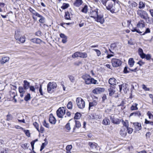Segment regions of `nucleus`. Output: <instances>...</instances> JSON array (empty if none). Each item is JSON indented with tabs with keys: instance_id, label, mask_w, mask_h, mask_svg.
<instances>
[{
	"instance_id": "nucleus-1",
	"label": "nucleus",
	"mask_w": 153,
	"mask_h": 153,
	"mask_svg": "<svg viewBox=\"0 0 153 153\" xmlns=\"http://www.w3.org/2000/svg\"><path fill=\"white\" fill-rule=\"evenodd\" d=\"M82 78L84 80L85 83L87 85L96 84L98 83L97 80L91 78L90 75L87 74L83 75Z\"/></svg>"
},
{
	"instance_id": "nucleus-2",
	"label": "nucleus",
	"mask_w": 153,
	"mask_h": 153,
	"mask_svg": "<svg viewBox=\"0 0 153 153\" xmlns=\"http://www.w3.org/2000/svg\"><path fill=\"white\" fill-rule=\"evenodd\" d=\"M100 10L98 8L94 7L91 8L90 12H88V14L90 17L94 19L96 18V17L100 13Z\"/></svg>"
},
{
	"instance_id": "nucleus-3",
	"label": "nucleus",
	"mask_w": 153,
	"mask_h": 153,
	"mask_svg": "<svg viewBox=\"0 0 153 153\" xmlns=\"http://www.w3.org/2000/svg\"><path fill=\"white\" fill-rule=\"evenodd\" d=\"M57 86V84L55 82H49L47 86L48 92L50 93H52L56 89Z\"/></svg>"
},
{
	"instance_id": "nucleus-4",
	"label": "nucleus",
	"mask_w": 153,
	"mask_h": 153,
	"mask_svg": "<svg viewBox=\"0 0 153 153\" xmlns=\"http://www.w3.org/2000/svg\"><path fill=\"white\" fill-rule=\"evenodd\" d=\"M76 102L78 107L80 109H83L85 106V102L81 97L76 98Z\"/></svg>"
},
{
	"instance_id": "nucleus-5",
	"label": "nucleus",
	"mask_w": 153,
	"mask_h": 153,
	"mask_svg": "<svg viewBox=\"0 0 153 153\" xmlns=\"http://www.w3.org/2000/svg\"><path fill=\"white\" fill-rule=\"evenodd\" d=\"M87 54L85 52L77 51L75 52L72 54V57L73 59L77 57H80L84 58L87 57Z\"/></svg>"
},
{
	"instance_id": "nucleus-6",
	"label": "nucleus",
	"mask_w": 153,
	"mask_h": 153,
	"mask_svg": "<svg viewBox=\"0 0 153 153\" xmlns=\"http://www.w3.org/2000/svg\"><path fill=\"white\" fill-rule=\"evenodd\" d=\"M65 113V109L64 107L59 108L56 111V114L57 116L60 118L63 117V115Z\"/></svg>"
},
{
	"instance_id": "nucleus-7",
	"label": "nucleus",
	"mask_w": 153,
	"mask_h": 153,
	"mask_svg": "<svg viewBox=\"0 0 153 153\" xmlns=\"http://www.w3.org/2000/svg\"><path fill=\"white\" fill-rule=\"evenodd\" d=\"M111 63L113 67H119L121 65L122 62L119 59L113 58L111 60Z\"/></svg>"
},
{
	"instance_id": "nucleus-8",
	"label": "nucleus",
	"mask_w": 153,
	"mask_h": 153,
	"mask_svg": "<svg viewBox=\"0 0 153 153\" xmlns=\"http://www.w3.org/2000/svg\"><path fill=\"white\" fill-rule=\"evenodd\" d=\"M88 145L90 147V149L95 152L98 150L99 148L97 144L94 142H89Z\"/></svg>"
},
{
	"instance_id": "nucleus-9",
	"label": "nucleus",
	"mask_w": 153,
	"mask_h": 153,
	"mask_svg": "<svg viewBox=\"0 0 153 153\" xmlns=\"http://www.w3.org/2000/svg\"><path fill=\"white\" fill-rule=\"evenodd\" d=\"M96 21L100 22L101 24H102L104 22V20L103 18V15L102 13H100L98 16L94 18Z\"/></svg>"
},
{
	"instance_id": "nucleus-10",
	"label": "nucleus",
	"mask_w": 153,
	"mask_h": 153,
	"mask_svg": "<svg viewBox=\"0 0 153 153\" xmlns=\"http://www.w3.org/2000/svg\"><path fill=\"white\" fill-rule=\"evenodd\" d=\"M137 13L138 15L143 19L148 14L146 11L140 10H138L137 11Z\"/></svg>"
},
{
	"instance_id": "nucleus-11",
	"label": "nucleus",
	"mask_w": 153,
	"mask_h": 153,
	"mask_svg": "<svg viewBox=\"0 0 153 153\" xmlns=\"http://www.w3.org/2000/svg\"><path fill=\"white\" fill-rule=\"evenodd\" d=\"M135 131H138L142 128L141 124L138 122H135L133 123Z\"/></svg>"
},
{
	"instance_id": "nucleus-12",
	"label": "nucleus",
	"mask_w": 153,
	"mask_h": 153,
	"mask_svg": "<svg viewBox=\"0 0 153 153\" xmlns=\"http://www.w3.org/2000/svg\"><path fill=\"white\" fill-rule=\"evenodd\" d=\"M105 89L103 88H97L93 90L92 92L95 94H99L101 92H104Z\"/></svg>"
},
{
	"instance_id": "nucleus-13",
	"label": "nucleus",
	"mask_w": 153,
	"mask_h": 153,
	"mask_svg": "<svg viewBox=\"0 0 153 153\" xmlns=\"http://www.w3.org/2000/svg\"><path fill=\"white\" fill-rule=\"evenodd\" d=\"M91 118L93 119L98 120L102 118L101 115L98 114H93L91 115Z\"/></svg>"
},
{
	"instance_id": "nucleus-14",
	"label": "nucleus",
	"mask_w": 153,
	"mask_h": 153,
	"mask_svg": "<svg viewBox=\"0 0 153 153\" xmlns=\"http://www.w3.org/2000/svg\"><path fill=\"white\" fill-rule=\"evenodd\" d=\"M145 22L142 20H140L137 25V27L140 28L145 27Z\"/></svg>"
},
{
	"instance_id": "nucleus-15",
	"label": "nucleus",
	"mask_w": 153,
	"mask_h": 153,
	"mask_svg": "<svg viewBox=\"0 0 153 153\" xmlns=\"http://www.w3.org/2000/svg\"><path fill=\"white\" fill-rule=\"evenodd\" d=\"M126 131L124 126H123L120 131V135L123 137L126 136L127 134Z\"/></svg>"
},
{
	"instance_id": "nucleus-16",
	"label": "nucleus",
	"mask_w": 153,
	"mask_h": 153,
	"mask_svg": "<svg viewBox=\"0 0 153 153\" xmlns=\"http://www.w3.org/2000/svg\"><path fill=\"white\" fill-rule=\"evenodd\" d=\"M108 88L109 94V96H111L114 93L115 87L112 86H110Z\"/></svg>"
},
{
	"instance_id": "nucleus-17",
	"label": "nucleus",
	"mask_w": 153,
	"mask_h": 153,
	"mask_svg": "<svg viewBox=\"0 0 153 153\" xmlns=\"http://www.w3.org/2000/svg\"><path fill=\"white\" fill-rule=\"evenodd\" d=\"M119 6L118 5H116L115 7L114 6L110 10V12L112 13L118 12L119 10Z\"/></svg>"
},
{
	"instance_id": "nucleus-18",
	"label": "nucleus",
	"mask_w": 153,
	"mask_h": 153,
	"mask_svg": "<svg viewBox=\"0 0 153 153\" xmlns=\"http://www.w3.org/2000/svg\"><path fill=\"white\" fill-rule=\"evenodd\" d=\"M49 121L50 123L52 124H55L56 123V120L55 118L53 116L52 114H50Z\"/></svg>"
},
{
	"instance_id": "nucleus-19",
	"label": "nucleus",
	"mask_w": 153,
	"mask_h": 153,
	"mask_svg": "<svg viewBox=\"0 0 153 153\" xmlns=\"http://www.w3.org/2000/svg\"><path fill=\"white\" fill-rule=\"evenodd\" d=\"M138 53L139 55L142 59L145 58L146 54L144 53L143 49L141 48H139L138 50Z\"/></svg>"
},
{
	"instance_id": "nucleus-20",
	"label": "nucleus",
	"mask_w": 153,
	"mask_h": 153,
	"mask_svg": "<svg viewBox=\"0 0 153 153\" xmlns=\"http://www.w3.org/2000/svg\"><path fill=\"white\" fill-rule=\"evenodd\" d=\"M9 60V58L7 56L2 57L0 60V64H4Z\"/></svg>"
},
{
	"instance_id": "nucleus-21",
	"label": "nucleus",
	"mask_w": 153,
	"mask_h": 153,
	"mask_svg": "<svg viewBox=\"0 0 153 153\" xmlns=\"http://www.w3.org/2000/svg\"><path fill=\"white\" fill-rule=\"evenodd\" d=\"M82 0H76L74 3V5L76 7H79L82 4Z\"/></svg>"
},
{
	"instance_id": "nucleus-22",
	"label": "nucleus",
	"mask_w": 153,
	"mask_h": 153,
	"mask_svg": "<svg viewBox=\"0 0 153 153\" xmlns=\"http://www.w3.org/2000/svg\"><path fill=\"white\" fill-rule=\"evenodd\" d=\"M23 83V88L24 89L26 90L28 89L30 87V83L26 80L24 81Z\"/></svg>"
},
{
	"instance_id": "nucleus-23",
	"label": "nucleus",
	"mask_w": 153,
	"mask_h": 153,
	"mask_svg": "<svg viewBox=\"0 0 153 153\" xmlns=\"http://www.w3.org/2000/svg\"><path fill=\"white\" fill-rule=\"evenodd\" d=\"M74 123H75V126H74V127L73 128V132L75 131V130L76 128H79L81 126V124L80 123V122L77 120H75L74 121Z\"/></svg>"
},
{
	"instance_id": "nucleus-24",
	"label": "nucleus",
	"mask_w": 153,
	"mask_h": 153,
	"mask_svg": "<svg viewBox=\"0 0 153 153\" xmlns=\"http://www.w3.org/2000/svg\"><path fill=\"white\" fill-rule=\"evenodd\" d=\"M109 83L112 85H114L116 84V80L114 77L110 78L108 81Z\"/></svg>"
},
{
	"instance_id": "nucleus-25",
	"label": "nucleus",
	"mask_w": 153,
	"mask_h": 153,
	"mask_svg": "<svg viewBox=\"0 0 153 153\" xmlns=\"http://www.w3.org/2000/svg\"><path fill=\"white\" fill-rule=\"evenodd\" d=\"M138 104L137 103H133L130 107V110L131 111L137 110L138 109L137 107Z\"/></svg>"
},
{
	"instance_id": "nucleus-26",
	"label": "nucleus",
	"mask_w": 153,
	"mask_h": 153,
	"mask_svg": "<svg viewBox=\"0 0 153 153\" xmlns=\"http://www.w3.org/2000/svg\"><path fill=\"white\" fill-rule=\"evenodd\" d=\"M60 36L61 38L62 39V42L63 43H65L67 41V36H65L64 34L62 33L60 34Z\"/></svg>"
},
{
	"instance_id": "nucleus-27",
	"label": "nucleus",
	"mask_w": 153,
	"mask_h": 153,
	"mask_svg": "<svg viewBox=\"0 0 153 153\" xmlns=\"http://www.w3.org/2000/svg\"><path fill=\"white\" fill-rule=\"evenodd\" d=\"M106 9L110 11L112 8L113 7V4L111 2H108V3L107 5H106L105 6Z\"/></svg>"
},
{
	"instance_id": "nucleus-28",
	"label": "nucleus",
	"mask_w": 153,
	"mask_h": 153,
	"mask_svg": "<svg viewBox=\"0 0 153 153\" xmlns=\"http://www.w3.org/2000/svg\"><path fill=\"white\" fill-rule=\"evenodd\" d=\"M122 123L123 126H124V128L125 127L126 128H128L129 124L128 120H125L124 121L122 120Z\"/></svg>"
},
{
	"instance_id": "nucleus-29",
	"label": "nucleus",
	"mask_w": 153,
	"mask_h": 153,
	"mask_svg": "<svg viewBox=\"0 0 153 153\" xmlns=\"http://www.w3.org/2000/svg\"><path fill=\"white\" fill-rule=\"evenodd\" d=\"M134 61L132 58H130L129 59L128 63L130 67H132L134 64Z\"/></svg>"
},
{
	"instance_id": "nucleus-30",
	"label": "nucleus",
	"mask_w": 153,
	"mask_h": 153,
	"mask_svg": "<svg viewBox=\"0 0 153 153\" xmlns=\"http://www.w3.org/2000/svg\"><path fill=\"white\" fill-rule=\"evenodd\" d=\"M20 32L18 30H17L15 32V38L16 40H18L20 37Z\"/></svg>"
},
{
	"instance_id": "nucleus-31",
	"label": "nucleus",
	"mask_w": 153,
	"mask_h": 153,
	"mask_svg": "<svg viewBox=\"0 0 153 153\" xmlns=\"http://www.w3.org/2000/svg\"><path fill=\"white\" fill-rule=\"evenodd\" d=\"M110 121L109 119L105 118L102 121V124L105 125H108L110 124Z\"/></svg>"
},
{
	"instance_id": "nucleus-32",
	"label": "nucleus",
	"mask_w": 153,
	"mask_h": 153,
	"mask_svg": "<svg viewBox=\"0 0 153 153\" xmlns=\"http://www.w3.org/2000/svg\"><path fill=\"white\" fill-rule=\"evenodd\" d=\"M97 104V102L95 100L93 101L92 102H90L89 103V109L90 108L93 106H96Z\"/></svg>"
},
{
	"instance_id": "nucleus-33",
	"label": "nucleus",
	"mask_w": 153,
	"mask_h": 153,
	"mask_svg": "<svg viewBox=\"0 0 153 153\" xmlns=\"http://www.w3.org/2000/svg\"><path fill=\"white\" fill-rule=\"evenodd\" d=\"M88 11V7L87 5H85L82 9L81 11L85 13L86 14L87 13Z\"/></svg>"
},
{
	"instance_id": "nucleus-34",
	"label": "nucleus",
	"mask_w": 153,
	"mask_h": 153,
	"mask_svg": "<svg viewBox=\"0 0 153 153\" xmlns=\"http://www.w3.org/2000/svg\"><path fill=\"white\" fill-rule=\"evenodd\" d=\"M30 40L31 42L37 44H39L41 42V40L40 39L36 38L31 39Z\"/></svg>"
},
{
	"instance_id": "nucleus-35",
	"label": "nucleus",
	"mask_w": 153,
	"mask_h": 153,
	"mask_svg": "<svg viewBox=\"0 0 153 153\" xmlns=\"http://www.w3.org/2000/svg\"><path fill=\"white\" fill-rule=\"evenodd\" d=\"M143 19L145 20V21L148 24H150L151 23L150 18L149 17L148 14H147Z\"/></svg>"
},
{
	"instance_id": "nucleus-36",
	"label": "nucleus",
	"mask_w": 153,
	"mask_h": 153,
	"mask_svg": "<svg viewBox=\"0 0 153 153\" xmlns=\"http://www.w3.org/2000/svg\"><path fill=\"white\" fill-rule=\"evenodd\" d=\"M110 119L111 120L112 122L115 124H119L120 123V122L119 121V120L118 119H114L113 117L111 116Z\"/></svg>"
},
{
	"instance_id": "nucleus-37",
	"label": "nucleus",
	"mask_w": 153,
	"mask_h": 153,
	"mask_svg": "<svg viewBox=\"0 0 153 153\" xmlns=\"http://www.w3.org/2000/svg\"><path fill=\"white\" fill-rule=\"evenodd\" d=\"M8 151V148H3L0 149V153H7Z\"/></svg>"
},
{
	"instance_id": "nucleus-38",
	"label": "nucleus",
	"mask_w": 153,
	"mask_h": 153,
	"mask_svg": "<svg viewBox=\"0 0 153 153\" xmlns=\"http://www.w3.org/2000/svg\"><path fill=\"white\" fill-rule=\"evenodd\" d=\"M145 123L146 124L150 125L152 126L151 127V128H153V122L148 121L147 119H146Z\"/></svg>"
},
{
	"instance_id": "nucleus-39",
	"label": "nucleus",
	"mask_w": 153,
	"mask_h": 153,
	"mask_svg": "<svg viewBox=\"0 0 153 153\" xmlns=\"http://www.w3.org/2000/svg\"><path fill=\"white\" fill-rule=\"evenodd\" d=\"M69 6V4L68 3H63L61 8L63 9H65L68 8Z\"/></svg>"
},
{
	"instance_id": "nucleus-40",
	"label": "nucleus",
	"mask_w": 153,
	"mask_h": 153,
	"mask_svg": "<svg viewBox=\"0 0 153 153\" xmlns=\"http://www.w3.org/2000/svg\"><path fill=\"white\" fill-rule=\"evenodd\" d=\"M65 19L67 20L70 19V14L68 11L66 12L65 13Z\"/></svg>"
},
{
	"instance_id": "nucleus-41",
	"label": "nucleus",
	"mask_w": 153,
	"mask_h": 153,
	"mask_svg": "<svg viewBox=\"0 0 153 153\" xmlns=\"http://www.w3.org/2000/svg\"><path fill=\"white\" fill-rule=\"evenodd\" d=\"M68 76L71 82H74L75 78L74 76L71 75H69Z\"/></svg>"
},
{
	"instance_id": "nucleus-42",
	"label": "nucleus",
	"mask_w": 153,
	"mask_h": 153,
	"mask_svg": "<svg viewBox=\"0 0 153 153\" xmlns=\"http://www.w3.org/2000/svg\"><path fill=\"white\" fill-rule=\"evenodd\" d=\"M131 30L133 32H136L137 33H141L142 32V31H140L139 29H137V27L133 28L132 29H131Z\"/></svg>"
},
{
	"instance_id": "nucleus-43",
	"label": "nucleus",
	"mask_w": 153,
	"mask_h": 153,
	"mask_svg": "<svg viewBox=\"0 0 153 153\" xmlns=\"http://www.w3.org/2000/svg\"><path fill=\"white\" fill-rule=\"evenodd\" d=\"M65 128L68 132L71 129L69 123H68L65 126Z\"/></svg>"
},
{
	"instance_id": "nucleus-44",
	"label": "nucleus",
	"mask_w": 153,
	"mask_h": 153,
	"mask_svg": "<svg viewBox=\"0 0 153 153\" xmlns=\"http://www.w3.org/2000/svg\"><path fill=\"white\" fill-rule=\"evenodd\" d=\"M73 105L71 101L69 102L67 105V108L69 109H72Z\"/></svg>"
},
{
	"instance_id": "nucleus-45",
	"label": "nucleus",
	"mask_w": 153,
	"mask_h": 153,
	"mask_svg": "<svg viewBox=\"0 0 153 153\" xmlns=\"http://www.w3.org/2000/svg\"><path fill=\"white\" fill-rule=\"evenodd\" d=\"M81 116V114L77 112L75 114L74 118L76 119H78L80 118Z\"/></svg>"
},
{
	"instance_id": "nucleus-46",
	"label": "nucleus",
	"mask_w": 153,
	"mask_h": 153,
	"mask_svg": "<svg viewBox=\"0 0 153 153\" xmlns=\"http://www.w3.org/2000/svg\"><path fill=\"white\" fill-rule=\"evenodd\" d=\"M29 144L27 143L23 144L21 146L24 149H27L29 146Z\"/></svg>"
},
{
	"instance_id": "nucleus-47",
	"label": "nucleus",
	"mask_w": 153,
	"mask_h": 153,
	"mask_svg": "<svg viewBox=\"0 0 153 153\" xmlns=\"http://www.w3.org/2000/svg\"><path fill=\"white\" fill-rule=\"evenodd\" d=\"M139 8L140 9H141L143 8H144L145 7V5L142 1H140L139 2Z\"/></svg>"
},
{
	"instance_id": "nucleus-48",
	"label": "nucleus",
	"mask_w": 153,
	"mask_h": 153,
	"mask_svg": "<svg viewBox=\"0 0 153 153\" xmlns=\"http://www.w3.org/2000/svg\"><path fill=\"white\" fill-rule=\"evenodd\" d=\"M19 41L21 43H24L25 41V38L24 36L20 37L19 39H18Z\"/></svg>"
},
{
	"instance_id": "nucleus-49",
	"label": "nucleus",
	"mask_w": 153,
	"mask_h": 153,
	"mask_svg": "<svg viewBox=\"0 0 153 153\" xmlns=\"http://www.w3.org/2000/svg\"><path fill=\"white\" fill-rule=\"evenodd\" d=\"M28 10L31 13H32L33 15H34L36 13L35 10L33 9L31 7H29Z\"/></svg>"
},
{
	"instance_id": "nucleus-50",
	"label": "nucleus",
	"mask_w": 153,
	"mask_h": 153,
	"mask_svg": "<svg viewBox=\"0 0 153 153\" xmlns=\"http://www.w3.org/2000/svg\"><path fill=\"white\" fill-rule=\"evenodd\" d=\"M33 125L37 129V130L39 132V124L36 122H35L33 123Z\"/></svg>"
},
{
	"instance_id": "nucleus-51",
	"label": "nucleus",
	"mask_w": 153,
	"mask_h": 153,
	"mask_svg": "<svg viewBox=\"0 0 153 153\" xmlns=\"http://www.w3.org/2000/svg\"><path fill=\"white\" fill-rule=\"evenodd\" d=\"M40 18V19H39V22L42 23H44L45 21V18L43 16H42Z\"/></svg>"
},
{
	"instance_id": "nucleus-52",
	"label": "nucleus",
	"mask_w": 153,
	"mask_h": 153,
	"mask_svg": "<svg viewBox=\"0 0 153 153\" xmlns=\"http://www.w3.org/2000/svg\"><path fill=\"white\" fill-rule=\"evenodd\" d=\"M134 116L138 117H139L141 115V113L140 111H138L135 112Z\"/></svg>"
},
{
	"instance_id": "nucleus-53",
	"label": "nucleus",
	"mask_w": 153,
	"mask_h": 153,
	"mask_svg": "<svg viewBox=\"0 0 153 153\" xmlns=\"http://www.w3.org/2000/svg\"><path fill=\"white\" fill-rule=\"evenodd\" d=\"M24 89L22 87L20 86L19 88V90L20 93H25Z\"/></svg>"
},
{
	"instance_id": "nucleus-54",
	"label": "nucleus",
	"mask_w": 153,
	"mask_h": 153,
	"mask_svg": "<svg viewBox=\"0 0 153 153\" xmlns=\"http://www.w3.org/2000/svg\"><path fill=\"white\" fill-rule=\"evenodd\" d=\"M147 114L149 116V119H152L153 118V115L151 113V112L149 111H148L147 113Z\"/></svg>"
},
{
	"instance_id": "nucleus-55",
	"label": "nucleus",
	"mask_w": 153,
	"mask_h": 153,
	"mask_svg": "<svg viewBox=\"0 0 153 153\" xmlns=\"http://www.w3.org/2000/svg\"><path fill=\"white\" fill-rule=\"evenodd\" d=\"M22 130L24 131V132L25 133L26 136L28 137L30 136V135L29 130H25L24 129V130Z\"/></svg>"
},
{
	"instance_id": "nucleus-56",
	"label": "nucleus",
	"mask_w": 153,
	"mask_h": 153,
	"mask_svg": "<svg viewBox=\"0 0 153 153\" xmlns=\"http://www.w3.org/2000/svg\"><path fill=\"white\" fill-rule=\"evenodd\" d=\"M25 100L26 101H27L30 99V94H28L25 97Z\"/></svg>"
},
{
	"instance_id": "nucleus-57",
	"label": "nucleus",
	"mask_w": 153,
	"mask_h": 153,
	"mask_svg": "<svg viewBox=\"0 0 153 153\" xmlns=\"http://www.w3.org/2000/svg\"><path fill=\"white\" fill-rule=\"evenodd\" d=\"M126 129L128 133L129 134H131L133 131V129L132 128L129 127H128V128H127Z\"/></svg>"
},
{
	"instance_id": "nucleus-58",
	"label": "nucleus",
	"mask_w": 153,
	"mask_h": 153,
	"mask_svg": "<svg viewBox=\"0 0 153 153\" xmlns=\"http://www.w3.org/2000/svg\"><path fill=\"white\" fill-rule=\"evenodd\" d=\"M43 125L45 127L47 128H49V125L48 123H47L46 121L45 120H44V122L43 123Z\"/></svg>"
},
{
	"instance_id": "nucleus-59",
	"label": "nucleus",
	"mask_w": 153,
	"mask_h": 153,
	"mask_svg": "<svg viewBox=\"0 0 153 153\" xmlns=\"http://www.w3.org/2000/svg\"><path fill=\"white\" fill-rule=\"evenodd\" d=\"M116 46V44L115 43H114L111 45L110 48L111 49H114Z\"/></svg>"
},
{
	"instance_id": "nucleus-60",
	"label": "nucleus",
	"mask_w": 153,
	"mask_h": 153,
	"mask_svg": "<svg viewBox=\"0 0 153 153\" xmlns=\"http://www.w3.org/2000/svg\"><path fill=\"white\" fill-rule=\"evenodd\" d=\"M93 50L96 52L97 55L98 56H99L100 55L101 53L99 50L97 49H94Z\"/></svg>"
},
{
	"instance_id": "nucleus-61",
	"label": "nucleus",
	"mask_w": 153,
	"mask_h": 153,
	"mask_svg": "<svg viewBox=\"0 0 153 153\" xmlns=\"http://www.w3.org/2000/svg\"><path fill=\"white\" fill-rule=\"evenodd\" d=\"M128 67H125L124 69L123 72L125 74H127L129 72V71L128 70Z\"/></svg>"
},
{
	"instance_id": "nucleus-62",
	"label": "nucleus",
	"mask_w": 153,
	"mask_h": 153,
	"mask_svg": "<svg viewBox=\"0 0 153 153\" xmlns=\"http://www.w3.org/2000/svg\"><path fill=\"white\" fill-rule=\"evenodd\" d=\"M143 88L144 90L145 91H149V88H147L146 86L144 84H143L142 85Z\"/></svg>"
},
{
	"instance_id": "nucleus-63",
	"label": "nucleus",
	"mask_w": 153,
	"mask_h": 153,
	"mask_svg": "<svg viewBox=\"0 0 153 153\" xmlns=\"http://www.w3.org/2000/svg\"><path fill=\"white\" fill-rule=\"evenodd\" d=\"M131 4L132 7H135L137 6V4L135 2L133 1L131 2Z\"/></svg>"
},
{
	"instance_id": "nucleus-64",
	"label": "nucleus",
	"mask_w": 153,
	"mask_h": 153,
	"mask_svg": "<svg viewBox=\"0 0 153 153\" xmlns=\"http://www.w3.org/2000/svg\"><path fill=\"white\" fill-rule=\"evenodd\" d=\"M7 120H12L13 117L10 114H8L7 115Z\"/></svg>"
}]
</instances>
